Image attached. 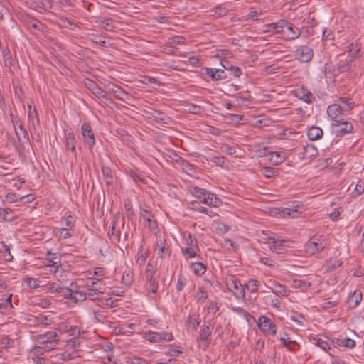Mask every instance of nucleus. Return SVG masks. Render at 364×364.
I'll use <instances>...</instances> for the list:
<instances>
[{"label":"nucleus","mask_w":364,"mask_h":364,"mask_svg":"<svg viewBox=\"0 0 364 364\" xmlns=\"http://www.w3.org/2000/svg\"><path fill=\"white\" fill-rule=\"evenodd\" d=\"M173 339V336L171 333L168 332H149L148 340L151 342L159 341H171Z\"/></svg>","instance_id":"10"},{"label":"nucleus","mask_w":364,"mask_h":364,"mask_svg":"<svg viewBox=\"0 0 364 364\" xmlns=\"http://www.w3.org/2000/svg\"><path fill=\"white\" fill-rule=\"evenodd\" d=\"M284 21L285 23L282 24L281 33L284 36L285 39L292 41L298 38L301 34L300 29L286 20H284Z\"/></svg>","instance_id":"5"},{"label":"nucleus","mask_w":364,"mask_h":364,"mask_svg":"<svg viewBox=\"0 0 364 364\" xmlns=\"http://www.w3.org/2000/svg\"><path fill=\"white\" fill-rule=\"evenodd\" d=\"M259 283V282L257 280L250 279L245 284V287L250 291L252 293L256 292L258 290Z\"/></svg>","instance_id":"43"},{"label":"nucleus","mask_w":364,"mask_h":364,"mask_svg":"<svg viewBox=\"0 0 364 364\" xmlns=\"http://www.w3.org/2000/svg\"><path fill=\"white\" fill-rule=\"evenodd\" d=\"M66 137V149L70 151L72 153L75 154V139L74 134L72 132H68L65 134Z\"/></svg>","instance_id":"24"},{"label":"nucleus","mask_w":364,"mask_h":364,"mask_svg":"<svg viewBox=\"0 0 364 364\" xmlns=\"http://www.w3.org/2000/svg\"><path fill=\"white\" fill-rule=\"evenodd\" d=\"M208 297V295L205 289L203 287H200L196 295V299L197 302L203 304Z\"/></svg>","instance_id":"35"},{"label":"nucleus","mask_w":364,"mask_h":364,"mask_svg":"<svg viewBox=\"0 0 364 364\" xmlns=\"http://www.w3.org/2000/svg\"><path fill=\"white\" fill-rule=\"evenodd\" d=\"M200 325V321L198 316L196 315H189L187 321H186V326L188 328H192L193 330H196L198 326Z\"/></svg>","instance_id":"32"},{"label":"nucleus","mask_w":364,"mask_h":364,"mask_svg":"<svg viewBox=\"0 0 364 364\" xmlns=\"http://www.w3.org/2000/svg\"><path fill=\"white\" fill-rule=\"evenodd\" d=\"M161 247L159 249V257L163 259L166 255L168 254V247L166 245L165 242H161Z\"/></svg>","instance_id":"50"},{"label":"nucleus","mask_w":364,"mask_h":364,"mask_svg":"<svg viewBox=\"0 0 364 364\" xmlns=\"http://www.w3.org/2000/svg\"><path fill=\"white\" fill-rule=\"evenodd\" d=\"M102 172L107 186L112 185L113 183V176L110 168L108 166H103L102 168Z\"/></svg>","instance_id":"29"},{"label":"nucleus","mask_w":364,"mask_h":364,"mask_svg":"<svg viewBox=\"0 0 364 364\" xmlns=\"http://www.w3.org/2000/svg\"><path fill=\"white\" fill-rule=\"evenodd\" d=\"M113 21L110 18L101 21L100 27L106 31H112L115 28Z\"/></svg>","instance_id":"40"},{"label":"nucleus","mask_w":364,"mask_h":364,"mask_svg":"<svg viewBox=\"0 0 364 364\" xmlns=\"http://www.w3.org/2000/svg\"><path fill=\"white\" fill-rule=\"evenodd\" d=\"M326 246V242L321 237L314 235L306 244V250L310 255H314L323 251Z\"/></svg>","instance_id":"4"},{"label":"nucleus","mask_w":364,"mask_h":364,"mask_svg":"<svg viewBox=\"0 0 364 364\" xmlns=\"http://www.w3.org/2000/svg\"><path fill=\"white\" fill-rule=\"evenodd\" d=\"M284 211H286L285 213V218H296L297 217V210L295 208H284Z\"/></svg>","instance_id":"62"},{"label":"nucleus","mask_w":364,"mask_h":364,"mask_svg":"<svg viewBox=\"0 0 364 364\" xmlns=\"http://www.w3.org/2000/svg\"><path fill=\"white\" fill-rule=\"evenodd\" d=\"M232 311L238 314L242 315L249 321V318L252 317L249 312L240 307H233Z\"/></svg>","instance_id":"55"},{"label":"nucleus","mask_w":364,"mask_h":364,"mask_svg":"<svg viewBox=\"0 0 364 364\" xmlns=\"http://www.w3.org/2000/svg\"><path fill=\"white\" fill-rule=\"evenodd\" d=\"M301 154L302 159H311L317 156L318 150L315 146L312 144H307L303 146V152Z\"/></svg>","instance_id":"20"},{"label":"nucleus","mask_w":364,"mask_h":364,"mask_svg":"<svg viewBox=\"0 0 364 364\" xmlns=\"http://www.w3.org/2000/svg\"><path fill=\"white\" fill-rule=\"evenodd\" d=\"M186 243L188 247H195L196 248H198L196 238L191 234H188V236L186 237Z\"/></svg>","instance_id":"59"},{"label":"nucleus","mask_w":364,"mask_h":364,"mask_svg":"<svg viewBox=\"0 0 364 364\" xmlns=\"http://www.w3.org/2000/svg\"><path fill=\"white\" fill-rule=\"evenodd\" d=\"M108 236L112 243L117 244L120 240L119 233L115 230L114 224L112 225L111 231L108 232Z\"/></svg>","instance_id":"36"},{"label":"nucleus","mask_w":364,"mask_h":364,"mask_svg":"<svg viewBox=\"0 0 364 364\" xmlns=\"http://www.w3.org/2000/svg\"><path fill=\"white\" fill-rule=\"evenodd\" d=\"M191 192L195 197L198 198H202V196H204L208 191L198 186H193L191 188Z\"/></svg>","instance_id":"39"},{"label":"nucleus","mask_w":364,"mask_h":364,"mask_svg":"<svg viewBox=\"0 0 364 364\" xmlns=\"http://www.w3.org/2000/svg\"><path fill=\"white\" fill-rule=\"evenodd\" d=\"M190 268L196 275H202L206 271V267L201 262H193L191 264Z\"/></svg>","instance_id":"30"},{"label":"nucleus","mask_w":364,"mask_h":364,"mask_svg":"<svg viewBox=\"0 0 364 364\" xmlns=\"http://www.w3.org/2000/svg\"><path fill=\"white\" fill-rule=\"evenodd\" d=\"M296 96L306 103H311L315 100L314 95L304 87H301L297 90Z\"/></svg>","instance_id":"18"},{"label":"nucleus","mask_w":364,"mask_h":364,"mask_svg":"<svg viewBox=\"0 0 364 364\" xmlns=\"http://www.w3.org/2000/svg\"><path fill=\"white\" fill-rule=\"evenodd\" d=\"M334 122L331 124V127L333 129V132H335V129L337 128H339L340 127L345 124L346 122H348V121L344 120L341 117L335 119Z\"/></svg>","instance_id":"57"},{"label":"nucleus","mask_w":364,"mask_h":364,"mask_svg":"<svg viewBox=\"0 0 364 364\" xmlns=\"http://www.w3.org/2000/svg\"><path fill=\"white\" fill-rule=\"evenodd\" d=\"M81 129L85 143L92 148L95 144V138L91 126L88 123H84L82 125Z\"/></svg>","instance_id":"11"},{"label":"nucleus","mask_w":364,"mask_h":364,"mask_svg":"<svg viewBox=\"0 0 364 364\" xmlns=\"http://www.w3.org/2000/svg\"><path fill=\"white\" fill-rule=\"evenodd\" d=\"M186 284V279L182 275L178 276V279L176 284V289L178 291H181Z\"/></svg>","instance_id":"56"},{"label":"nucleus","mask_w":364,"mask_h":364,"mask_svg":"<svg viewBox=\"0 0 364 364\" xmlns=\"http://www.w3.org/2000/svg\"><path fill=\"white\" fill-rule=\"evenodd\" d=\"M1 343L4 345L5 348H10L14 344V341L8 336H4L1 338Z\"/></svg>","instance_id":"64"},{"label":"nucleus","mask_w":364,"mask_h":364,"mask_svg":"<svg viewBox=\"0 0 364 364\" xmlns=\"http://www.w3.org/2000/svg\"><path fill=\"white\" fill-rule=\"evenodd\" d=\"M130 364H149V362L143 358L134 356L131 359Z\"/></svg>","instance_id":"63"},{"label":"nucleus","mask_w":364,"mask_h":364,"mask_svg":"<svg viewBox=\"0 0 364 364\" xmlns=\"http://www.w3.org/2000/svg\"><path fill=\"white\" fill-rule=\"evenodd\" d=\"M15 132L17 136L18 141L22 146L29 144L30 140L28 132L24 128L22 123L19 124L18 127L15 129Z\"/></svg>","instance_id":"14"},{"label":"nucleus","mask_w":364,"mask_h":364,"mask_svg":"<svg viewBox=\"0 0 364 364\" xmlns=\"http://www.w3.org/2000/svg\"><path fill=\"white\" fill-rule=\"evenodd\" d=\"M144 112L149 119H151L158 123L167 124L170 121V117H168L164 112H162L159 110L149 107Z\"/></svg>","instance_id":"7"},{"label":"nucleus","mask_w":364,"mask_h":364,"mask_svg":"<svg viewBox=\"0 0 364 364\" xmlns=\"http://www.w3.org/2000/svg\"><path fill=\"white\" fill-rule=\"evenodd\" d=\"M342 347L353 348L355 346V341L349 338H346L344 339H341Z\"/></svg>","instance_id":"51"},{"label":"nucleus","mask_w":364,"mask_h":364,"mask_svg":"<svg viewBox=\"0 0 364 364\" xmlns=\"http://www.w3.org/2000/svg\"><path fill=\"white\" fill-rule=\"evenodd\" d=\"M93 88H91V91L92 93L100 100H101L102 98H105V91L100 88L96 83H92Z\"/></svg>","instance_id":"41"},{"label":"nucleus","mask_w":364,"mask_h":364,"mask_svg":"<svg viewBox=\"0 0 364 364\" xmlns=\"http://www.w3.org/2000/svg\"><path fill=\"white\" fill-rule=\"evenodd\" d=\"M149 281V290L154 293L156 294L157 292L158 289V282L156 278H149L148 279Z\"/></svg>","instance_id":"52"},{"label":"nucleus","mask_w":364,"mask_h":364,"mask_svg":"<svg viewBox=\"0 0 364 364\" xmlns=\"http://www.w3.org/2000/svg\"><path fill=\"white\" fill-rule=\"evenodd\" d=\"M282 343L290 351L295 352L299 347V345L295 341H291L289 337H281Z\"/></svg>","instance_id":"26"},{"label":"nucleus","mask_w":364,"mask_h":364,"mask_svg":"<svg viewBox=\"0 0 364 364\" xmlns=\"http://www.w3.org/2000/svg\"><path fill=\"white\" fill-rule=\"evenodd\" d=\"M316 345L325 351H327V350H331V352H329V355L331 357L334 356L335 350L333 348H331V344L328 342H327L321 338H318L316 341Z\"/></svg>","instance_id":"31"},{"label":"nucleus","mask_w":364,"mask_h":364,"mask_svg":"<svg viewBox=\"0 0 364 364\" xmlns=\"http://www.w3.org/2000/svg\"><path fill=\"white\" fill-rule=\"evenodd\" d=\"M75 286L74 282L70 283V286L69 287H65L63 293L65 298L70 299L73 301V296L75 295V291L72 289L73 286Z\"/></svg>","instance_id":"46"},{"label":"nucleus","mask_w":364,"mask_h":364,"mask_svg":"<svg viewBox=\"0 0 364 364\" xmlns=\"http://www.w3.org/2000/svg\"><path fill=\"white\" fill-rule=\"evenodd\" d=\"M350 49L348 52L350 54V59H354L360 58V46H359L358 44L353 45L351 43L350 46Z\"/></svg>","instance_id":"34"},{"label":"nucleus","mask_w":364,"mask_h":364,"mask_svg":"<svg viewBox=\"0 0 364 364\" xmlns=\"http://www.w3.org/2000/svg\"><path fill=\"white\" fill-rule=\"evenodd\" d=\"M202 203L212 207H218L222 203L220 198L208 191L204 195V200H202Z\"/></svg>","instance_id":"16"},{"label":"nucleus","mask_w":364,"mask_h":364,"mask_svg":"<svg viewBox=\"0 0 364 364\" xmlns=\"http://www.w3.org/2000/svg\"><path fill=\"white\" fill-rule=\"evenodd\" d=\"M307 135L311 141H315L321 139L323 136V130L316 126H312L309 129Z\"/></svg>","instance_id":"22"},{"label":"nucleus","mask_w":364,"mask_h":364,"mask_svg":"<svg viewBox=\"0 0 364 364\" xmlns=\"http://www.w3.org/2000/svg\"><path fill=\"white\" fill-rule=\"evenodd\" d=\"M87 299V294L85 292L82 291H75V295L73 296V301L75 303H77L79 301H83Z\"/></svg>","instance_id":"49"},{"label":"nucleus","mask_w":364,"mask_h":364,"mask_svg":"<svg viewBox=\"0 0 364 364\" xmlns=\"http://www.w3.org/2000/svg\"><path fill=\"white\" fill-rule=\"evenodd\" d=\"M340 102L348 107L349 110L352 109L355 105V102L346 97H342L339 99Z\"/></svg>","instance_id":"60"},{"label":"nucleus","mask_w":364,"mask_h":364,"mask_svg":"<svg viewBox=\"0 0 364 364\" xmlns=\"http://www.w3.org/2000/svg\"><path fill=\"white\" fill-rule=\"evenodd\" d=\"M213 326L210 321L205 322L200 328L199 336L196 339L198 347L205 350L210 341Z\"/></svg>","instance_id":"2"},{"label":"nucleus","mask_w":364,"mask_h":364,"mask_svg":"<svg viewBox=\"0 0 364 364\" xmlns=\"http://www.w3.org/2000/svg\"><path fill=\"white\" fill-rule=\"evenodd\" d=\"M155 273H156V269L151 263H149L147 264V267L145 271V275H146V279L154 278V275Z\"/></svg>","instance_id":"53"},{"label":"nucleus","mask_w":364,"mask_h":364,"mask_svg":"<svg viewBox=\"0 0 364 364\" xmlns=\"http://www.w3.org/2000/svg\"><path fill=\"white\" fill-rule=\"evenodd\" d=\"M3 56L4 65L6 67H11L14 65V60L12 58L11 53L9 50H4Z\"/></svg>","instance_id":"38"},{"label":"nucleus","mask_w":364,"mask_h":364,"mask_svg":"<svg viewBox=\"0 0 364 364\" xmlns=\"http://www.w3.org/2000/svg\"><path fill=\"white\" fill-rule=\"evenodd\" d=\"M269 249L276 252L282 253V250L286 246L287 242L284 240H277L274 237H269Z\"/></svg>","instance_id":"15"},{"label":"nucleus","mask_w":364,"mask_h":364,"mask_svg":"<svg viewBox=\"0 0 364 364\" xmlns=\"http://www.w3.org/2000/svg\"><path fill=\"white\" fill-rule=\"evenodd\" d=\"M275 289L272 291L277 295H282V296H287L290 291L287 289L284 285L279 283L274 284Z\"/></svg>","instance_id":"33"},{"label":"nucleus","mask_w":364,"mask_h":364,"mask_svg":"<svg viewBox=\"0 0 364 364\" xmlns=\"http://www.w3.org/2000/svg\"><path fill=\"white\" fill-rule=\"evenodd\" d=\"M261 172L267 178H272L277 174V170L272 167H263Z\"/></svg>","instance_id":"47"},{"label":"nucleus","mask_w":364,"mask_h":364,"mask_svg":"<svg viewBox=\"0 0 364 364\" xmlns=\"http://www.w3.org/2000/svg\"><path fill=\"white\" fill-rule=\"evenodd\" d=\"M58 333L55 331H49L44 334L38 335L36 341L38 343L41 344L42 346H38L35 348L37 353H43V351H50L55 349L58 346Z\"/></svg>","instance_id":"1"},{"label":"nucleus","mask_w":364,"mask_h":364,"mask_svg":"<svg viewBox=\"0 0 364 364\" xmlns=\"http://www.w3.org/2000/svg\"><path fill=\"white\" fill-rule=\"evenodd\" d=\"M204 70L205 74L211 77L213 80L217 81L216 73L217 69H214L212 68H205Z\"/></svg>","instance_id":"58"},{"label":"nucleus","mask_w":364,"mask_h":364,"mask_svg":"<svg viewBox=\"0 0 364 364\" xmlns=\"http://www.w3.org/2000/svg\"><path fill=\"white\" fill-rule=\"evenodd\" d=\"M90 41H92L93 43H97V44H99L103 47H106V44H107V42L105 40H103L102 39V36H100V35H97V34H95V33H92L90 35Z\"/></svg>","instance_id":"42"},{"label":"nucleus","mask_w":364,"mask_h":364,"mask_svg":"<svg viewBox=\"0 0 364 364\" xmlns=\"http://www.w3.org/2000/svg\"><path fill=\"white\" fill-rule=\"evenodd\" d=\"M25 22L29 28L37 31H43L45 28V25L42 22L31 16H26Z\"/></svg>","instance_id":"21"},{"label":"nucleus","mask_w":364,"mask_h":364,"mask_svg":"<svg viewBox=\"0 0 364 364\" xmlns=\"http://www.w3.org/2000/svg\"><path fill=\"white\" fill-rule=\"evenodd\" d=\"M228 285L230 287V288H233L237 290H241V292L243 293V295H245L242 285L238 280V279L235 277H232L228 282Z\"/></svg>","instance_id":"37"},{"label":"nucleus","mask_w":364,"mask_h":364,"mask_svg":"<svg viewBox=\"0 0 364 364\" xmlns=\"http://www.w3.org/2000/svg\"><path fill=\"white\" fill-rule=\"evenodd\" d=\"M344 112V108L338 104L331 105L327 109V113L332 120L341 117Z\"/></svg>","instance_id":"13"},{"label":"nucleus","mask_w":364,"mask_h":364,"mask_svg":"<svg viewBox=\"0 0 364 364\" xmlns=\"http://www.w3.org/2000/svg\"><path fill=\"white\" fill-rule=\"evenodd\" d=\"M211 11L213 13V15L217 17L224 16L228 14V9L220 6L213 8Z\"/></svg>","instance_id":"45"},{"label":"nucleus","mask_w":364,"mask_h":364,"mask_svg":"<svg viewBox=\"0 0 364 364\" xmlns=\"http://www.w3.org/2000/svg\"><path fill=\"white\" fill-rule=\"evenodd\" d=\"M362 293L360 291H354L347 300V305L349 309L356 308L362 300Z\"/></svg>","instance_id":"17"},{"label":"nucleus","mask_w":364,"mask_h":364,"mask_svg":"<svg viewBox=\"0 0 364 364\" xmlns=\"http://www.w3.org/2000/svg\"><path fill=\"white\" fill-rule=\"evenodd\" d=\"M107 92L114 95V97L119 100L123 102H127V100H129L130 95L123 88L116 85H112L110 87H109L107 89Z\"/></svg>","instance_id":"9"},{"label":"nucleus","mask_w":364,"mask_h":364,"mask_svg":"<svg viewBox=\"0 0 364 364\" xmlns=\"http://www.w3.org/2000/svg\"><path fill=\"white\" fill-rule=\"evenodd\" d=\"M147 257H148V251L146 250H145L142 245H141L138 253L135 256V259H136V263L139 266L144 265L146 262Z\"/></svg>","instance_id":"25"},{"label":"nucleus","mask_w":364,"mask_h":364,"mask_svg":"<svg viewBox=\"0 0 364 364\" xmlns=\"http://www.w3.org/2000/svg\"><path fill=\"white\" fill-rule=\"evenodd\" d=\"M258 327L266 336H274L277 333V326L269 317L260 316L258 318Z\"/></svg>","instance_id":"3"},{"label":"nucleus","mask_w":364,"mask_h":364,"mask_svg":"<svg viewBox=\"0 0 364 364\" xmlns=\"http://www.w3.org/2000/svg\"><path fill=\"white\" fill-rule=\"evenodd\" d=\"M269 154L272 156L269 160L273 161L276 164H279L282 163L284 160V158L279 153L272 152L269 153Z\"/></svg>","instance_id":"48"},{"label":"nucleus","mask_w":364,"mask_h":364,"mask_svg":"<svg viewBox=\"0 0 364 364\" xmlns=\"http://www.w3.org/2000/svg\"><path fill=\"white\" fill-rule=\"evenodd\" d=\"M353 129V126L352 123L348 122L339 128L336 129L334 132L337 136H343L346 134L352 132Z\"/></svg>","instance_id":"27"},{"label":"nucleus","mask_w":364,"mask_h":364,"mask_svg":"<svg viewBox=\"0 0 364 364\" xmlns=\"http://www.w3.org/2000/svg\"><path fill=\"white\" fill-rule=\"evenodd\" d=\"M140 216L146 222L145 226L151 230H155L157 227V224L156 221L153 219L152 213L148 210L144 209L142 207H140Z\"/></svg>","instance_id":"12"},{"label":"nucleus","mask_w":364,"mask_h":364,"mask_svg":"<svg viewBox=\"0 0 364 364\" xmlns=\"http://www.w3.org/2000/svg\"><path fill=\"white\" fill-rule=\"evenodd\" d=\"M285 23L284 20H279L276 23H272L264 26V32L272 33H281L282 31V24Z\"/></svg>","instance_id":"19"},{"label":"nucleus","mask_w":364,"mask_h":364,"mask_svg":"<svg viewBox=\"0 0 364 364\" xmlns=\"http://www.w3.org/2000/svg\"><path fill=\"white\" fill-rule=\"evenodd\" d=\"M55 259H56V258L54 257L53 259H48L45 262V265L46 267H54L55 272H56L59 268V264H58L59 262L56 261Z\"/></svg>","instance_id":"54"},{"label":"nucleus","mask_w":364,"mask_h":364,"mask_svg":"<svg viewBox=\"0 0 364 364\" xmlns=\"http://www.w3.org/2000/svg\"><path fill=\"white\" fill-rule=\"evenodd\" d=\"M102 287L100 285L97 286V288H91L90 286L88 285L85 292L87 297H89L91 300L98 299L103 294V292L100 291Z\"/></svg>","instance_id":"23"},{"label":"nucleus","mask_w":364,"mask_h":364,"mask_svg":"<svg viewBox=\"0 0 364 364\" xmlns=\"http://www.w3.org/2000/svg\"><path fill=\"white\" fill-rule=\"evenodd\" d=\"M23 282L26 283L31 289H36L40 287L39 281L36 278L26 277L23 279Z\"/></svg>","instance_id":"44"},{"label":"nucleus","mask_w":364,"mask_h":364,"mask_svg":"<svg viewBox=\"0 0 364 364\" xmlns=\"http://www.w3.org/2000/svg\"><path fill=\"white\" fill-rule=\"evenodd\" d=\"M311 286V282L299 279H294L292 281V287L294 289H300L301 291L306 290Z\"/></svg>","instance_id":"28"},{"label":"nucleus","mask_w":364,"mask_h":364,"mask_svg":"<svg viewBox=\"0 0 364 364\" xmlns=\"http://www.w3.org/2000/svg\"><path fill=\"white\" fill-rule=\"evenodd\" d=\"M211 161L215 163L216 165L223 166L225 163V158L224 156H213L211 159Z\"/></svg>","instance_id":"61"},{"label":"nucleus","mask_w":364,"mask_h":364,"mask_svg":"<svg viewBox=\"0 0 364 364\" xmlns=\"http://www.w3.org/2000/svg\"><path fill=\"white\" fill-rule=\"evenodd\" d=\"M295 57L300 62L309 63L314 57V51L309 46H301L296 49Z\"/></svg>","instance_id":"6"},{"label":"nucleus","mask_w":364,"mask_h":364,"mask_svg":"<svg viewBox=\"0 0 364 364\" xmlns=\"http://www.w3.org/2000/svg\"><path fill=\"white\" fill-rule=\"evenodd\" d=\"M336 70L340 73H350L352 71L353 59L345 58L343 55L337 56Z\"/></svg>","instance_id":"8"}]
</instances>
